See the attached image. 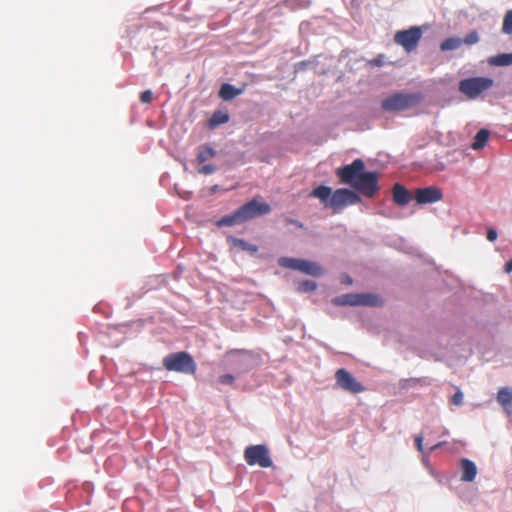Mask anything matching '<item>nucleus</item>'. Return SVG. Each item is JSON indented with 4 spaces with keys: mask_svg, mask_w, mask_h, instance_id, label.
<instances>
[{
    "mask_svg": "<svg viewBox=\"0 0 512 512\" xmlns=\"http://www.w3.org/2000/svg\"><path fill=\"white\" fill-rule=\"evenodd\" d=\"M335 173L342 184L350 186L368 198H373L380 190L378 173L367 171L361 158L340 166Z\"/></svg>",
    "mask_w": 512,
    "mask_h": 512,
    "instance_id": "obj_1",
    "label": "nucleus"
},
{
    "mask_svg": "<svg viewBox=\"0 0 512 512\" xmlns=\"http://www.w3.org/2000/svg\"><path fill=\"white\" fill-rule=\"evenodd\" d=\"M421 101L419 93L396 92L381 101V109L388 113H397L415 107Z\"/></svg>",
    "mask_w": 512,
    "mask_h": 512,
    "instance_id": "obj_2",
    "label": "nucleus"
},
{
    "mask_svg": "<svg viewBox=\"0 0 512 512\" xmlns=\"http://www.w3.org/2000/svg\"><path fill=\"white\" fill-rule=\"evenodd\" d=\"M163 367L168 371L193 375L197 370V364L192 355L186 351L173 352L162 360Z\"/></svg>",
    "mask_w": 512,
    "mask_h": 512,
    "instance_id": "obj_3",
    "label": "nucleus"
},
{
    "mask_svg": "<svg viewBox=\"0 0 512 512\" xmlns=\"http://www.w3.org/2000/svg\"><path fill=\"white\" fill-rule=\"evenodd\" d=\"M494 85V80L490 77L476 76L468 77L459 81V91L469 99H476L484 91Z\"/></svg>",
    "mask_w": 512,
    "mask_h": 512,
    "instance_id": "obj_4",
    "label": "nucleus"
},
{
    "mask_svg": "<svg viewBox=\"0 0 512 512\" xmlns=\"http://www.w3.org/2000/svg\"><path fill=\"white\" fill-rule=\"evenodd\" d=\"M244 458L248 465H259L262 468H269L273 465L269 450L266 445L258 444L246 447Z\"/></svg>",
    "mask_w": 512,
    "mask_h": 512,
    "instance_id": "obj_5",
    "label": "nucleus"
},
{
    "mask_svg": "<svg viewBox=\"0 0 512 512\" xmlns=\"http://www.w3.org/2000/svg\"><path fill=\"white\" fill-rule=\"evenodd\" d=\"M242 223L250 221L271 212V206L266 202H260L256 198L251 199L236 209Z\"/></svg>",
    "mask_w": 512,
    "mask_h": 512,
    "instance_id": "obj_6",
    "label": "nucleus"
},
{
    "mask_svg": "<svg viewBox=\"0 0 512 512\" xmlns=\"http://www.w3.org/2000/svg\"><path fill=\"white\" fill-rule=\"evenodd\" d=\"M361 202L362 198L358 191L349 188H339L333 192L329 207L337 211L346 206L358 204Z\"/></svg>",
    "mask_w": 512,
    "mask_h": 512,
    "instance_id": "obj_7",
    "label": "nucleus"
},
{
    "mask_svg": "<svg viewBox=\"0 0 512 512\" xmlns=\"http://www.w3.org/2000/svg\"><path fill=\"white\" fill-rule=\"evenodd\" d=\"M422 37V30L419 26H412L406 30L396 32L394 40L401 45L406 52H412L416 49Z\"/></svg>",
    "mask_w": 512,
    "mask_h": 512,
    "instance_id": "obj_8",
    "label": "nucleus"
},
{
    "mask_svg": "<svg viewBox=\"0 0 512 512\" xmlns=\"http://www.w3.org/2000/svg\"><path fill=\"white\" fill-rule=\"evenodd\" d=\"M336 383L343 390L357 394L365 391V387L345 368L338 369L335 373Z\"/></svg>",
    "mask_w": 512,
    "mask_h": 512,
    "instance_id": "obj_9",
    "label": "nucleus"
},
{
    "mask_svg": "<svg viewBox=\"0 0 512 512\" xmlns=\"http://www.w3.org/2000/svg\"><path fill=\"white\" fill-rule=\"evenodd\" d=\"M413 197L419 205L433 204L442 200L443 192L437 186H427L415 189Z\"/></svg>",
    "mask_w": 512,
    "mask_h": 512,
    "instance_id": "obj_10",
    "label": "nucleus"
},
{
    "mask_svg": "<svg viewBox=\"0 0 512 512\" xmlns=\"http://www.w3.org/2000/svg\"><path fill=\"white\" fill-rule=\"evenodd\" d=\"M392 199L396 204L405 206L411 201L412 194L404 185L395 183L392 189Z\"/></svg>",
    "mask_w": 512,
    "mask_h": 512,
    "instance_id": "obj_11",
    "label": "nucleus"
},
{
    "mask_svg": "<svg viewBox=\"0 0 512 512\" xmlns=\"http://www.w3.org/2000/svg\"><path fill=\"white\" fill-rule=\"evenodd\" d=\"M460 469H461V480L463 482H472L476 478L477 475V466L476 464L468 459L462 458L460 460Z\"/></svg>",
    "mask_w": 512,
    "mask_h": 512,
    "instance_id": "obj_12",
    "label": "nucleus"
},
{
    "mask_svg": "<svg viewBox=\"0 0 512 512\" xmlns=\"http://www.w3.org/2000/svg\"><path fill=\"white\" fill-rule=\"evenodd\" d=\"M298 271L313 277H320L324 274V269L318 263L306 259H301Z\"/></svg>",
    "mask_w": 512,
    "mask_h": 512,
    "instance_id": "obj_13",
    "label": "nucleus"
},
{
    "mask_svg": "<svg viewBox=\"0 0 512 512\" xmlns=\"http://www.w3.org/2000/svg\"><path fill=\"white\" fill-rule=\"evenodd\" d=\"M312 197L318 198L325 207H329L330 199L333 195V190L327 185H319L314 188L310 194Z\"/></svg>",
    "mask_w": 512,
    "mask_h": 512,
    "instance_id": "obj_14",
    "label": "nucleus"
},
{
    "mask_svg": "<svg viewBox=\"0 0 512 512\" xmlns=\"http://www.w3.org/2000/svg\"><path fill=\"white\" fill-rule=\"evenodd\" d=\"M243 93L242 88H237L230 83H223L219 89V97L224 101H230Z\"/></svg>",
    "mask_w": 512,
    "mask_h": 512,
    "instance_id": "obj_15",
    "label": "nucleus"
},
{
    "mask_svg": "<svg viewBox=\"0 0 512 512\" xmlns=\"http://www.w3.org/2000/svg\"><path fill=\"white\" fill-rule=\"evenodd\" d=\"M383 301L374 293H358L357 306L378 307Z\"/></svg>",
    "mask_w": 512,
    "mask_h": 512,
    "instance_id": "obj_16",
    "label": "nucleus"
},
{
    "mask_svg": "<svg viewBox=\"0 0 512 512\" xmlns=\"http://www.w3.org/2000/svg\"><path fill=\"white\" fill-rule=\"evenodd\" d=\"M228 243H230L234 248H238L242 251L249 252L250 254H256L258 252V246L247 242L244 239L237 238L234 236H229L227 238Z\"/></svg>",
    "mask_w": 512,
    "mask_h": 512,
    "instance_id": "obj_17",
    "label": "nucleus"
},
{
    "mask_svg": "<svg viewBox=\"0 0 512 512\" xmlns=\"http://www.w3.org/2000/svg\"><path fill=\"white\" fill-rule=\"evenodd\" d=\"M230 120V116L227 110L218 109L213 112L208 120V127L215 129L216 127L227 123Z\"/></svg>",
    "mask_w": 512,
    "mask_h": 512,
    "instance_id": "obj_18",
    "label": "nucleus"
},
{
    "mask_svg": "<svg viewBox=\"0 0 512 512\" xmlns=\"http://www.w3.org/2000/svg\"><path fill=\"white\" fill-rule=\"evenodd\" d=\"M358 293H347L336 296L332 303L336 306H357Z\"/></svg>",
    "mask_w": 512,
    "mask_h": 512,
    "instance_id": "obj_19",
    "label": "nucleus"
},
{
    "mask_svg": "<svg viewBox=\"0 0 512 512\" xmlns=\"http://www.w3.org/2000/svg\"><path fill=\"white\" fill-rule=\"evenodd\" d=\"M488 64L491 66L504 67L512 65V52L499 53L488 58Z\"/></svg>",
    "mask_w": 512,
    "mask_h": 512,
    "instance_id": "obj_20",
    "label": "nucleus"
},
{
    "mask_svg": "<svg viewBox=\"0 0 512 512\" xmlns=\"http://www.w3.org/2000/svg\"><path fill=\"white\" fill-rule=\"evenodd\" d=\"M243 224L242 220L237 212L235 210L233 213L225 215L221 217L219 220L216 221V225L218 227H232L235 225Z\"/></svg>",
    "mask_w": 512,
    "mask_h": 512,
    "instance_id": "obj_21",
    "label": "nucleus"
},
{
    "mask_svg": "<svg viewBox=\"0 0 512 512\" xmlns=\"http://www.w3.org/2000/svg\"><path fill=\"white\" fill-rule=\"evenodd\" d=\"M490 132L489 130L482 128L480 129L476 135L474 136L473 142H472V149L474 150H480L485 147L489 140Z\"/></svg>",
    "mask_w": 512,
    "mask_h": 512,
    "instance_id": "obj_22",
    "label": "nucleus"
},
{
    "mask_svg": "<svg viewBox=\"0 0 512 512\" xmlns=\"http://www.w3.org/2000/svg\"><path fill=\"white\" fill-rule=\"evenodd\" d=\"M217 155V151L210 145L205 144L198 148L197 161L205 163Z\"/></svg>",
    "mask_w": 512,
    "mask_h": 512,
    "instance_id": "obj_23",
    "label": "nucleus"
},
{
    "mask_svg": "<svg viewBox=\"0 0 512 512\" xmlns=\"http://www.w3.org/2000/svg\"><path fill=\"white\" fill-rule=\"evenodd\" d=\"M497 401L503 407H508L512 404V389L502 387L497 393Z\"/></svg>",
    "mask_w": 512,
    "mask_h": 512,
    "instance_id": "obj_24",
    "label": "nucleus"
},
{
    "mask_svg": "<svg viewBox=\"0 0 512 512\" xmlns=\"http://www.w3.org/2000/svg\"><path fill=\"white\" fill-rule=\"evenodd\" d=\"M462 45V38L459 37H449L441 42L440 49L442 51H453L460 48Z\"/></svg>",
    "mask_w": 512,
    "mask_h": 512,
    "instance_id": "obj_25",
    "label": "nucleus"
},
{
    "mask_svg": "<svg viewBox=\"0 0 512 512\" xmlns=\"http://www.w3.org/2000/svg\"><path fill=\"white\" fill-rule=\"evenodd\" d=\"M426 380L424 378H407L401 379L399 381V388L401 390H409L411 388H415L418 385L425 384Z\"/></svg>",
    "mask_w": 512,
    "mask_h": 512,
    "instance_id": "obj_26",
    "label": "nucleus"
},
{
    "mask_svg": "<svg viewBox=\"0 0 512 512\" xmlns=\"http://www.w3.org/2000/svg\"><path fill=\"white\" fill-rule=\"evenodd\" d=\"M301 259L300 258H292V257H281L278 260V264L287 269L299 270Z\"/></svg>",
    "mask_w": 512,
    "mask_h": 512,
    "instance_id": "obj_27",
    "label": "nucleus"
},
{
    "mask_svg": "<svg viewBox=\"0 0 512 512\" xmlns=\"http://www.w3.org/2000/svg\"><path fill=\"white\" fill-rule=\"evenodd\" d=\"M317 287L318 285L315 281L306 279L298 283L297 291L300 293H310L315 291Z\"/></svg>",
    "mask_w": 512,
    "mask_h": 512,
    "instance_id": "obj_28",
    "label": "nucleus"
},
{
    "mask_svg": "<svg viewBox=\"0 0 512 512\" xmlns=\"http://www.w3.org/2000/svg\"><path fill=\"white\" fill-rule=\"evenodd\" d=\"M502 33L506 35L512 34V9L508 10L503 17Z\"/></svg>",
    "mask_w": 512,
    "mask_h": 512,
    "instance_id": "obj_29",
    "label": "nucleus"
},
{
    "mask_svg": "<svg viewBox=\"0 0 512 512\" xmlns=\"http://www.w3.org/2000/svg\"><path fill=\"white\" fill-rule=\"evenodd\" d=\"M479 40H480V38H479L478 32L473 30V31L469 32L468 34H466V36L464 38H462V44L474 45V44H477L479 42Z\"/></svg>",
    "mask_w": 512,
    "mask_h": 512,
    "instance_id": "obj_30",
    "label": "nucleus"
},
{
    "mask_svg": "<svg viewBox=\"0 0 512 512\" xmlns=\"http://www.w3.org/2000/svg\"><path fill=\"white\" fill-rule=\"evenodd\" d=\"M463 400L464 394L459 388H457L456 392L451 397V403L456 406H460L463 404Z\"/></svg>",
    "mask_w": 512,
    "mask_h": 512,
    "instance_id": "obj_31",
    "label": "nucleus"
},
{
    "mask_svg": "<svg viewBox=\"0 0 512 512\" xmlns=\"http://www.w3.org/2000/svg\"><path fill=\"white\" fill-rule=\"evenodd\" d=\"M218 170V167L212 164H206L199 168L198 172L203 175H211Z\"/></svg>",
    "mask_w": 512,
    "mask_h": 512,
    "instance_id": "obj_32",
    "label": "nucleus"
},
{
    "mask_svg": "<svg viewBox=\"0 0 512 512\" xmlns=\"http://www.w3.org/2000/svg\"><path fill=\"white\" fill-rule=\"evenodd\" d=\"M153 94L151 90H145L140 95V101L142 103H150L152 101Z\"/></svg>",
    "mask_w": 512,
    "mask_h": 512,
    "instance_id": "obj_33",
    "label": "nucleus"
},
{
    "mask_svg": "<svg viewBox=\"0 0 512 512\" xmlns=\"http://www.w3.org/2000/svg\"><path fill=\"white\" fill-rule=\"evenodd\" d=\"M234 376L232 374H224L219 377V382L225 385H231L234 382Z\"/></svg>",
    "mask_w": 512,
    "mask_h": 512,
    "instance_id": "obj_34",
    "label": "nucleus"
},
{
    "mask_svg": "<svg viewBox=\"0 0 512 512\" xmlns=\"http://www.w3.org/2000/svg\"><path fill=\"white\" fill-rule=\"evenodd\" d=\"M498 237V233L494 228H488L486 231V238L490 242H494Z\"/></svg>",
    "mask_w": 512,
    "mask_h": 512,
    "instance_id": "obj_35",
    "label": "nucleus"
},
{
    "mask_svg": "<svg viewBox=\"0 0 512 512\" xmlns=\"http://www.w3.org/2000/svg\"><path fill=\"white\" fill-rule=\"evenodd\" d=\"M415 445H416L418 451L423 452V437H422V435L415 436Z\"/></svg>",
    "mask_w": 512,
    "mask_h": 512,
    "instance_id": "obj_36",
    "label": "nucleus"
},
{
    "mask_svg": "<svg viewBox=\"0 0 512 512\" xmlns=\"http://www.w3.org/2000/svg\"><path fill=\"white\" fill-rule=\"evenodd\" d=\"M286 222L288 224L294 225V226H296V227H298L300 229L304 228V224L302 222H300L299 220H297V219L287 218Z\"/></svg>",
    "mask_w": 512,
    "mask_h": 512,
    "instance_id": "obj_37",
    "label": "nucleus"
},
{
    "mask_svg": "<svg viewBox=\"0 0 512 512\" xmlns=\"http://www.w3.org/2000/svg\"><path fill=\"white\" fill-rule=\"evenodd\" d=\"M341 283L345 285H351L353 283V279L349 275H343L341 278Z\"/></svg>",
    "mask_w": 512,
    "mask_h": 512,
    "instance_id": "obj_38",
    "label": "nucleus"
},
{
    "mask_svg": "<svg viewBox=\"0 0 512 512\" xmlns=\"http://www.w3.org/2000/svg\"><path fill=\"white\" fill-rule=\"evenodd\" d=\"M445 444H446V442H445V441H443V442H438V443H436V444L432 445V446H431V448H430V450H431V451H435V450H437V449L441 448L442 446H444Z\"/></svg>",
    "mask_w": 512,
    "mask_h": 512,
    "instance_id": "obj_39",
    "label": "nucleus"
},
{
    "mask_svg": "<svg viewBox=\"0 0 512 512\" xmlns=\"http://www.w3.org/2000/svg\"><path fill=\"white\" fill-rule=\"evenodd\" d=\"M505 271L507 273H512V259H510L506 264H505Z\"/></svg>",
    "mask_w": 512,
    "mask_h": 512,
    "instance_id": "obj_40",
    "label": "nucleus"
},
{
    "mask_svg": "<svg viewBox=\"0 0 512 512\" xmlns=\"http://www.w3.org/2000/svg\"><path fill=\"white\" fill-rule=\"evenodd\" d=\"M218 189H219V186H218V185H214V186L211 188V192H212V193H215V192H217V191H218Z\"/></svg>",
    "mask_w": 512,
    "mask_h": 512,
    "instance_id": "obj_41",
    "label": "nucleus"
},
{
    "mask_svg": "<svg viewBox=\"0 0 512 512\" xmlns=\"http://www.w3.org/2000/svg\"><path fill=\"white\" fill-rule=\"evenodd\" d=\"M299 66L304 69L306 67V62L302 61L299 63Z\"/></svg>",
    "mask_w": 512,
    "mask_h": 512,
    "instance_id": "obj_42",
    "label": "nucleus"
},
{
    "mask_svg": "<svg viewBox=\"0 0 512 512\" xmlns=\"http://www.w3.org/2000/svg\"><path fill=\"white\" fill-rule=\"evenodd\" d=\"M443 434H444V435H448V434H449V431H448V430H445V431L443 432Z\"/></svg>",
    "mask_w": 512,
    "mask_h": 512,
    "instance_id": "obj_43",
    "label": "nucleus"
}]
</instances>
